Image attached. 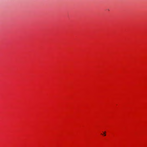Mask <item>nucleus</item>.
<instances>
[{
  "label": "nucleus",
  "mask_w": 147,
  "mask_h": 147,
  "mask_svg": "<svg viewBox=\"0 0 147 147\" xmlns=\"http://www.w3.org/2000/svg\"><path fill=\"white\" fill-rule=\"evenodd\" d=\"M106 135V134H104V136H105Z\"/></svg>",
  "instance_id": "f257e3e1"
}]
</instances>
